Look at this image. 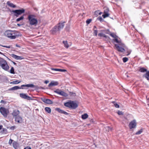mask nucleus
Listing matches in <instances>:
<instances>
[{
    "mask_svg": "<svg viewBox=\"0 0 149 149\" xmlns=\"http://www.w3.org/2000/svg\"><path fill=\"white\" fill-rule=\"evenodd\" d=\"M24 18V15L21 16L19 18L17 19L16 21L17 22H19L21 20H22Z\"/></svg>",
    "mask_w": 149,
    "mask_h": 149,
    "instance_id": "72a5a7b5",
    "label": "nucleus"
},
{
    "mask_svg": "<svg viewBox=\"0 0 149 149\" xmlns=\"http://www.w3.org/2000/svg\"><path fill=\"white\" fill-rule=\"evenodd\" d=\"M2 47H6L8 48H10V46H2Z\"/></svg>",
    "mask_w": 149,
    "mask_h": 149,
    "instance_id": "603ef678",
    "label": "nucleus"
},
{
    "mask_svg": "<svg viewBox=\"0 0 149 149\" xmlns=\"http://www.w3.org/2000/svg\"><path fill=\"white\" fill-rule=\"evenodd\" d=\"M102 12H100L99 13V14L100 15H101L102 14Z\"/></svg>",
    "mask_w": 149,
    "mask_h": 149,
    "instance_id": "0e129e2a",
    "label": "nucleus"
},
{
    "mask_svg": "<svg viewBox=\"0 0 149 149\" xmlns=\"http://www.w3.org/2000/svg\"><path fill=\"white\" fill-rule=\"evenodd\" d=\"M104 14H103L102 15V16L104 18H106V17H108V16L109 15V13H104Z\"/></svg>",
    "mask_w": 149,
    "mask_h": 149,
    "instance_id": "e433bc0d",
    "label": "nucleus"
},
{
    "mask_svg": "<svg viewBox=\"0 0 149 149\" xmlns=\"http://www.w3.org/2000/svg\"><path fill=\"white\" fill-rule=\"evenodd\" d=\"M131 52V51L129 50L127 51L128 54H127V55H130Z\"/></svg>",
    "mask_w": 149,
    "mask_h": 149,
    "instance_id": "864d4df0",
    "label": "nucleus"
},
{
    "mask_svg": "<svg viewBox=\"0 0 149 149\" xmlns=\"http://www.w3.org/2000/svg\"><path fill=\"white\" fill-rule=\"evenodd\" d=\"M4 102V101L3 100H1V103H3Z\"/></svg>",
    "mask_w": 149,
    "mask_h": 149,
    "instance_id": "bf43d9fd",
    "label": "nucleus"
},
{
    "mask_svg": "<svg viewBox=\"0 0 149 149\" xmlns=\"http://www.w3.org/2000/svg\"><path fill=\"white\" fill-rule=\"evenodd\" d=\"M15 128V127L14 126L11 127H10V129L12 130H14Z\"/></svg>",
    "mask_w": 149,
    "mask_h": 149,
    "instance_id": "8fccbe9b",
    "label": "nucleus"
},
{
    "mask_svg": "<svg viewBox=\"0 0 149 149\" xmlns=\"http://www.w3.org/2000/svg\"><path fill=\"white\" fill-rule=\"evenodd\" d=\"M24 149H31V148L29 147H27L25 148Z\"/></svg>",
    "mask_w": 149,
    "mask_h": 149,
    "instance_id": "6e6d98bb",
    "label": "nucleus"
},
{
    "mask_svg": "<svg viewBox=\"0 0 149 149\" xmlns=\"http://www.w3.org/2000/svg\"><path fill=\"white\" fill-rule=\"evenodd\" d=\"M21 82V81H19L18 80H17L10 82V84H19Z\"/></svg>",
    "mask_w": 149,
    "mask_h": 149,
    "instance_id": "b1692460",
    "label": "nucleus"
},
{
    "mask_svg": "<svg viewBox=\"0 0 149 149\" xmlns=\"http://www.w3.org/2000/svg\"><path fill=\"white\" fill-rule=\"evenodd\" d=\"M142 132V129L136 132V134H141Z\"/></svg>",
    "mask_w": 149,
    "mask_h": 149,
    "instance_id": "37998d69",
    "label": "nucleus"
},
{
    "mask_svg": "<svg viewBox=\"0 0 149 149\" xmlns=\"http://www.w3.org/2000/svg\"><path fill=\"white\" fill-rule=\"evenodd\" d=\"M13 147L15 149H16L18 146V144L17 142L15 141H14L13 143Z\"/></svg>",
    "mask_w": 149,
    "mask_h": 149,
    "instance_id": "393cba45",
    "label": "nucleus"
},
{
    "mask_svg": "<svg viewBox=\"0 0 149 149\" xmlns=\"http://www.w3.org/2000/svg\"><path fill=\"white\" fill-rule=\"evenodd\" d=\"M52 102L51 100L49 99H47L46 100V102H45L46 103L49 104H52Z\"/></svg>",
    "mask_w": 149,
    "mask_h": 149,
    "instance_id": "2f4dec72",
    "label": "nucleus"
},
{
    "mask_svg": "<svg viewBox=\"0 0 149 149\" xmlns=\"http://www.w3.org/2000/svg\"><path fill=\"white\" fill-rule=\"evenodd\" d=\"M92 20L91 19H89L87 20L86 23L87 24H89L91 21Z\"/></svg>",
    "mask_w": 149,
    "mask_h": 149,
    "instance_id": "a18cd8bd",
    "label": "nucleus"
},
{
    "mask_svg": "<svg viewBox=\"0 0 149 149\" xmlns=\"http://www.w3.org/2000/svg\"><path fill=\"white\" fill-rule=\"evenodd\" d=\"M29 22L31 25H35L37 22V19L35 18V16L33 15H29L28 17Z\"/></svg>",
    "mask_w": 149,
    "mask_h": 149,
    "instance_id": "7ed1b4c3",
    "label": "nucleus"
},
{
    "mask_svg": "<svg viewBox=\"0 0 149 149\" xmlns=\"http://www.w3.org/2000/svg\"><path fill=\"white\" fill-rule=\"evenodd\" d=\"M49 82V81H47V80H46L45 81V83L46 84H47V83H48Z\"/></svg>",
    "mask_w": 149,
    "mask_h": 149,
    "instance_id": "13d9d810",
    "label": "nucleus"
},
{
    "mask_svg": "<svg viewBox=\"0 0 149 149\" xmlns=\"http://www.w3.org/2000/svg\"><path fill=\"white\" fill-rule=\"evenodd\" d=\"M97 30H94V33L95 34V36H96L97 35Z\"/></svg>",
    "mask_w": 149,
    "mask_h": 149,
    "instance_id": "de8ad7c7",
    "label": "nucleus"
},
{
    "mask_svg": "<svg viewBox=\"0 0 149 149\" xmlns=\"http://www.w3.org/2000/svg\"><path fill=\"white\" fill-rule=\"evenodd\" d=\"M6 62V61L3 58L0 57V66H1L3 64Z\"/></svg>",
    "mask_w": 149,
    "mask_h": 149,
    "instance_id": "6ab92c4d",
    "label": "nucleus"
},
{
    "mask_svg": "<svg viewBox=\"0 0 149 149\" xmlns=\"http://www.w3.org/2000/svg\"><path fill=\"white\" fill-rule=\"evenodd\" d=\"M54 92L58 94L63 96L66 97L67 96V94L66 93L59 89H57L54 90Z\"/></svg>",
    "mask_w": 149,
    "mask_h": 149,
    "instance_id": "423d86ee",
    "label": "nucleus"
},
{
    "mask_svg": "<svg viewBox=\"0 0 149 149\" xmlns=\"http://www.w3.org/2000/svg\"><path fill=\"white\" fill-rule=\"evenodd\" d=\"M103 35V33H100L98 34V36H100V37H102Z\"/></svg>",
    "mask_w": 149,
    "mask_h": 149,
    "instance_id": "3c124183",
    "label": "nucleus"
},
{
    "mask_svg": "<svg viewBox=\"0 0 149 149\" xmlns=\"http://www.w3.org/2000/svg\"><path fill=\"white\" fill-rule=\"evenodd\" d=\"M13 140H12L11 139H10L9 141V143H8L10 145H11V144L13 142Z\"/></svg>",
    "mask_w": 149,
    "mask_h": 149,
    "instance_id": "09e8293b",
    "label": "nucleus"
},
{
    "mask_svg": "<svg viewBox=\"0 0 149 149\" xmlns=\"http://www.w3.org/2000/svg\"><path fill=\"white\" fill-rule=\"evenodd\" d=\"M60 30H59L58 27H57V26L56 25L54 26L52 29L51 30V33L53 34H54L57 32L59 31Z\"/></svg>",
    "mask_w": 149,
    "mask_h": 149,
    "instance_id": "1a4fd4ad",
    "label": "nucleus"
},
{
    "mask_svg": "<svg viewBox=\"0 0 149 149\" xmlns=\"http://www.w3.org/2000/svg\"><path fill=\"white\" fill-rule=\"evenodd\" d=\"M3 69L4 70H5L7 71L9 68V67L8 65L7 62L4 63L1 66Z\"/></svg>",
    "mask_w": 149,
    "mask_h": 149,
    "instance_id": "f8f14e48",
    "label": "nucleus"
},
{
    "mask_svg": "<svg viewBox=\"0 0 149 149\" xmlns=\"http://www.w3.org/2000/svg\"><path fill=\"white\" fill-rule=\"evenodd\" d=\"M55 110L59 113L63 114L65 115H68V113L63 110L59 108H55Z\"/></svg>",
    "mask_w": 149,
    "mask_h": 149,
    "instance_id": "9b49d317",
    "label": "nucleus"
},
{
    "mask_svg": "<svg viewBox=\"0 0 149 149\" xmlns=\"http://www.w3.org/2000/svg\"><path fill=\"white\" fill-rule=\"evenodd\" d=\"M109 10L107 8L105 7L104 8V13H108Z\"/></svg>",
    "mask_w": 149,
    "mask_h": 149,
    "instance_id": "4c0bfd02",
    "label": "nucleus"
},
{
    "mask_svg": "<svg viewBox=\"0 0 149 149\" xmlns=\"http://www.w3.org/2000/svg\"><path fill=\"white\" fill-rule=\"evenodd\" d=\"M13 63H14V64H16V63H15V62H13Z\"/></svg>",
    "mask_w": 149,
    "mask_h": 149,
    "instance_id": "774afa93",
    "label": "nucleus"
},
{
    "mask_svg": "<svg viewBox=\"0 0 149 149\" xmlns=\"http://www.w3.org/2000/svg\"><path fill=\"white\" fill-rule=\"evenodd\" d=\"M64 105L65 107L74 109L76 108L78 106V104L75 101L71 100L65 103Z\"/></svg>",
    "mask_w": 149,
    "mask_h": 149,
    "instance_id": "f03ea898",
    "label": "nucleus"
},
{
    "mask_svg": "<svg viewBox=\"0 0 149 149\" xmlns=\"http://www.w3.org/2000/svg\"><path fill=\"white\" fill-rule=\"evenodd\" d=\"M47 99H46L45 98H43L42 99V101L44 102L45 103V102H46V100Z\"/></svg>",
    "mask_w": 149,
    "mask_h": 149,
    "instance_id": "5fc2aeb1",
    "label": "nucleus"
},
{
    "mask_svg": "<svg viewBox=\"0 0 149 149\" xmlns=\"http://www.w3.org/2000/svg\"><path fill=\"white\" fill-rule=\"evenodd\" d=\"M7 3L8 5L10 7H11L13 8H15L16 7V6L15 5L13 4L12 3H11L9 1L7 2Z\"/></svg>",
    "mask_w": 149,
    "mask_h": 149,
    "instance_id": "412c9836",
    "label": "nucleus"
},
{
    "mask_svg": "<svg viewBox=\"0 0 149 149\" xmlns=\"http://www.w3.org/2000/svg\"><path fill=\"white\" fill-rule=\"evenodd\" d=\"M38 42L39 43L42 42L43 41L44 39H42V38L38 36Z\"/></svg>",
    "mask_w": 149,
    "mask_h": 149,
    "instance_id": "473e14b6",
    "label": "nucleus"
},
{
    "mask_svg": "<svg viewBox=\"0 0 149 149\" xmlns=\"http://www.w3.org/2000/svg\"><path fill=\"white\" fill-rule=\"evenodd\" d=\"M24 9L21 10H13L12 12L14 13V15L17 17H18L19 15L23 13L24 12Z\"/></svg>",
    "mask_w": 149,
    "mask_h": 149,
    "instance_id": "39448f33",
    "label": "nucleus"
},
{
    "mask_svg": "<svg viewBox=\"0 0 149 149\" xmlns=\"http://www.w3.org/2000/svg\"><path fill=\"white\" fill-rule=\"evenodd\" d=\"M19 96L25 99H26L28 100H32V98L28 96L26 94L23 93H20L19 94Z\"/></svg>",
    "mask_w": 149,
    "mask_h": 149,
    "instance_id": "6e6552de",
    "label": "nucleus"
},
{
    "mask_svg": "<svg viewBox=\"0 0 149 149\" xmlns=\"http://www.w3.org/2000/svg\"><path fill=\"white\" fill-rule=\"evenodd\" d=\"M107 127L108 128L109 130V129L111 130V128L109 127Z\"/></svg>",
    "mask_w": 149,
    "mask_h": 149,
    "instance_id": "69168bd1",
    "label": "nucleus"
},
{
    "mask_svg": "<svg viewBox=\"0 0 149 149\" xmlns=\"http://www.w3.org/2000/svg\"><path fill=\"white\" fill-rule=\"evenodd\" d=\"M139 71L142 72H147V70L145 68H141Z\"/></svg>",
    "mask_w": 149,
    "mask_h": 149,
    "instance_id": "c85d7f7f",
    "label": "nucleus"
},
{
    "mask_svg": "<svg viewBox=\"0 0 149 149\" xmlns=\"http://www.w3.org/2000/svg\"><path fill=\"white\" fill-rule=\"evenodd\" d=\"M63 42L64 44V46L66 48H67L69 47V45L67 43V41H63Z\"/></svg>",
    "mask_w": 149,
    "mask_h": 149,
    "instance_id": "c756f323",
    "label": "nucleus"
},
{
    "mask_svg": "<svg viewBox=\"0 0 149 149\" xmlns=\"http://www.w3.org/2000/svg\"><path fill=\"white\" fill-rule=\"evenodd\" d=\"M112 103L113 104V105L116 108H119V105L116 103L115 101H113Z\"/></svg>",
    "mask_w": 149,
    "mask_h": 149,
    "instance_id": "7c9ffc66",
    "label": "nucleus"
},
{
    "mask_svg": "<svg viewBox=\"0 0 149 149\" xmlns=\"http://www.w3.org/2000/svg\"><path fill=\"white\" fill-rule=\"evenodd\" d=\"M136 121L134 120L131 121L129 123V127L130 129L135 128L136 126Z\"/></svg>",
    "mask_w": 149,
    "mask_h": 149,
    "instance_id": "0eeeda50",
    "label": "nucleus"
},
{
    "mask_svg": "<svg viewBox=\"0 0 149 149\" xmlns=\"http://www.w3.org/2000/svg\"><path fill=\"white\" fill-rule=\"evenodd\" d=\"M5 34L8 37L13 39L19 36L18 32L16 31L7 30L5 31Z\"/></svg>",
    "mask_w": 149,
    "mask_h": 149,
    "instance_id": "f257e3e1",
    "label": "nucleus"
},
{
    "mask_svg": "<svg viewBox=\"0 0 149 149\" xmlns=\"http://www.w3.org/2000/svg\"><path fill=\"white\" fill-rule=\"evenodd\" d=\"M21 88H20V87H19L18 86H15L14 87H13L10 88L9 89V90H17L18 89H20Z\"/></svg>",
    "mask_w": 149,
    "mask_h": 149,
    "instance_id": "aec40b11",
    "label": "nucleus"
},
{
    "mask_svg": "<svg viewBox=\"0 0 149 149\" xmlns=\"http://www.w3.org/2000/svg\"><path fill=\"white\" fill-rule=\"evenodd\" d=\"M117 113L119 115H123V113L122 111H118Z\"/></svg>",
    "mask_w": 149,
    "mask_h": 149,
    "instance_id": "49530a36",
    "label": "nucleus"
},
{
    "mask_svg": "<svg viewBox=\"0 0 149 149\" xmlns=\"http://www.w3.org/2000/svg\"><path fill=\"white\" fill-rule=\"evenodd\" d=\"M45 110L48 113H50L51 112V109L48 107H46L45 108Z\"/></svg>",
    "mask_w": 149,
    "mask_h": 149,
    "instance_id": "cd10ccee",
    "label": "nucleus"
},
{
    "mask_svg": "<svg viewBox=\"0 0 149 149\" xmlns=\"http://www.w3.org/2000/svg\"><path fill=\"white\" fill-rule=\"evenodd\" d=\"M102 37H105V38H107V36L104 34H103V35L102 36Z\"/></svg>",
    "mask_w": 149,
    "mask_h": 149,
    "instance_id": "4d7b16f0",
    "label": "nucleus"
},
{
    "mask_svg": "<svg viewBox=\"0 0 149 149\" xmlns=\"http://www.w3.org/2000/svg\"><path fill=\"white\" fill-rule=\"evenodd\" d=\"M17 25H18V26H20L21 25H20V24H17Z\"/></svg>",
    "mask_w": 149,
    "mask_h": 149,
    "instance_id": "338daca9",
    "label": "nucleus"
},
{
    "mask_svg": "<svg viewBox=\"0 0 149 149\" xmlns=\"http://www.w3.org/2000/svg\"><path fill=\"white\" fill-rule=\"evenodd\" d=\"M6 62V61L3 58L0 57V66H1L3 64Z\"/></svg>",
    "mask_w": 149,
    "mask_h": 149,
    "instance_id": "a211bd4d",
    "label": "nucleus"
},
{
    "mask_svg": "<svg viewBox=\"0 0 149 149\" xmlns=\"http://www.w3.org/2000/svg\"><path fill=\"white\" fill-rule=\"evenodd\" d=\"M16 46L17 47H20V46L17 44H16Z\"/></svg>",
    "mask_w": 149,
    "mask_h": 149,
    "instance_id": "052dcab7",
    "label": "nucleus"
},
{
    "mask_svg": "<svg viewBox=\"0 0 149 149\" xmlns=\"http://www.w3.org/2000/svg\"><path fill=\"white\" fill-rule=\"evenodd\" d=\"M10 72L12 74H15L14 70L13 67H12L10 70Z\"/></svg>",
    "mask_w": 149,
    "mask_h": 149,
    "instance_id": "c9c22d12",
    "label": "nucleus"
},
{
    "mask_svg": "<svg viewBox=\"0 0 149 149\" xmlns=\"http://www.w3.org/2000/svg\"><path fill=\"white\" fill-rule=\"evenodd\" d=\"M97 20L100 21V22H102L103 20L101 17H99L97 18Z\"/></svg>",
    "mask_w": 149,
    "mask_h": 149,
    "instance_id": "a19ab883",
    "label": "nucleus"
},
{
    "mask_svg": "<svg viewBox=\"0 0 149 149\" xmlns=\"http://www.w3.org/2000/svg\"><path fill=\"white\" fill-rule=\"evenodd\" d=\"M26 87H27V88H33L35 87V86L32 84H26Z\"/></svg>",
    "mask_w": 149,
    "mask_h": 149,
    "instance_id": "a878e982",
    "label": "nucleus"
},
{
    "mask_svg": "<svg viewBox=\"0 0 149 149\" xmlns=\"http://www.w3.org/2000/svg\"><path fill=\"white\" fill-rule=\"evenodd\" d=\"M3 126L2 125H0V130H1L2 127Z\"/></svg>",
    "mask_w": 149,
    "mask_h": 149,
    "instance_id": "e2e57ef3",
    "label": "nucleus"
},
{
    "mask_svg": "<svg viewBox=\"0 0 149 149\" xmlns=\"http://www.w3.org/2000/svg\"><path fill=\"white\" fill-rule=\"evenodd\" d=\"M24 59V58L22 56H17V60H22V59Z\"/></svg>",
    "mask_w": 149,
    "mask_h": 149,
    "instance_id": "c03bdc74",
    "label": "nucleus"
},
{
    "mask_svg": "<svg viewBox=\"0 0 149 149\" xmlns=\"http://www.w3.org/2000/svg\"><path fill=\"white\" fill-rule=\"evenodd\" d=\"M93 29H94V30H95V29H97L96 27L95 26H94Z\"/></svg>",
    "mask_w": 149,
    "mask_h": 149,
    "instance_id": "680f3d73",
    "label": "nucleus"
},
{
    "mask_svg": "<svg viewBox=\"0 0 149 149\" xmlns=\"http://www.w3.org/2000/svg\"><path fill=\"white\" fill-rule=\"evenodd\" d=\"M19 111H14L13 113L12 114L13 116L16 117L19 114Z\"/></svg>",
    "mask_w": 149,
    "mask_h": 149,
    "instance_id": "4be33fe9",
    "label": "nucleus"
},
{
    "mask_svg": "<svg viewBox=\"0 0 149 149\" xmlns=\"http://www.w3.org/2000/svg\"><path fill=\"white\" fill-rule=\"evenodd\" d=\"M123 62L125 63L128 60V58L127 57H124L123 58Z\"/></svg>",
    "mask_w": 149,
    "mask_h": 149,
    "instance_id": "ea45409f",
    "label": "nucleus"
},
{
    "mask_svg": "<svg viewBox=\"0 0 149 149\" xmlns=\"http://www.w3.org/2000/svg\"><path fill=\"white\" fill-rule=\"evenodd\" d=\"M113 40L114 42L117 43L118 44H117L118 45H120L123 43L121 42V40L120 39H118L117 38V37L115 38H114L113 39Z\"/></svg>",
    "mask_w": 149,
    "mask_h": 149,
    "instance_id": "2eb2a0df",
    "label": "nucleus"
},
{
    "mask_svg": "<svg viewBox=\"0 0 149 149\" xmlns=\"http://www.w3.org/2000/svg\"><path fill=\"white\" fill-rule=\"evenodd\" d=\"M147 80L149 81V71H148L143 76Z\"/></svg>",
    "mask_w": 149,
    "mask_h": 149,
    "instance_id": "5701e85b",
    "label": "nucleus"
},
{
    "mask_svg": "<svg viewBox=\"0 0 149 149\" xmlns=\"http://www.w3.org/2000/svg\"><path fill=\"white\" fill-rule=\"evenodd\" d=\"M15 121L18 123H21L22 121V118L19 116L15 117Z\"/></svg>",
    "mask_w": 149,
    "mask_h": 149,
    "instance_id": "ddd939ff",
    "label": "nucleus"
},
{
    "mask_svg": "<svg viewBox=\"0 0 149 149\" xmlns=\"http://www.w3.org/2000/svg\"><path fill=\"white\" fill-rule=\"evenodd\" d=\"M58 83L57 81H52L49 84L48 86L49 87H51L53 86H55L58 85Z\"/></svg>",
    "mask_w": 149,
    "mask_h": 149,
    "instance_id": "dca6fc26",
    "label": "nucleus"
},
{
    "mask_svg": "<svg viewBox=\"0 0 149 149\" xmlns=\"http://www.w3.org/2000/svg\"><path fill=\"white\" fill-rule=\"evenodd\" d=\"M51 69L53 70H54V71H57L62 72H65L66 71V70L65 69H61L54 68H51Z\"/></svg>",
    "mask_w": 149,
    "mask_h": 149,
    "instance_id": "f3484780",
    "label": "nucleus"
},
{
    "mask_svg": "<svg viewBox=\"0 0 149 149\" xmlns=\"http://www.w3.org/2000/svg\"><path fill=\"white\" fill-rule=\"evenodd\" d=\"M116 49L118 52H123L125 51L124 48L125 45L123 43L120 45L115 44Z\"/></svg>",
    "mask_w": 149,
    "mask_h": 149,
    "instance_id": "20e7f679",
    "label": "nucleus"
},
{
    "mask_svg": "<svg viewBox=\"0 0 149 149\" xmlns=\"http://www.w3.org/2000/svg\"><path fill=\"white\" fill-rule=\"evenodd\" d=\"M64 23L65 22H63L62 23H59L57 25H56L57 26V27L60 30L63 29V28L64 25Z\"/></svg>",
    "mask_w": 149,
    "mask_h": 149,
    "instance_id": "4468645a",
    "label": "nucleus"
},
{
    "mask_svg": "<svg viewBox=\"0 0 149 149\" xmlns=\"http://www.w3.org/2000/svg\"><path fill=\"white\" fill-rule=\"evenodd\" d=\"M26 85H21L20 86V89H28L27 87H26Z\"/></svg>",
    "mask_w": 149,
    "mask_h": 149,
    "instance_id": "f704fd0d",
    "label": "nucleus"
},
{
    "mask_svg": "<svg viewBox=\"0 0 149 149\" xmlns=\"http://www.w3.org/2000/svg\"><path fill=\"white\" fill-rule=\"evenodd\" d=\"M0 112L4 116L6 117L7 116V111L5 108L3 107L0 108Z\"/></svg>",
    "mask_w": 149,
    "mask_h": 149,
    "instance_id": "9d476101",
    "label": "nucleus"
},
{
    "mask_svg": "<svg viewBox=\"0 0 149 149\" xmlns=\"http://www.w3.org/2000/svg\"><path fill=\"white\" fill-rule=\"evenodd\" d=\"M11 56L13 57V58H15V59L17 60V56L14 54H11Z\"/></svg>",
    "mask_w": 149,
    "mask_h": 149,
    "instance_id": "79ce46f5",
    "label": "nucleus"
},
{
    "mask_svg": "<svg viewBox=\"0 0 149 149\" xmlns=\"http://www.w3.org/2000/svg\"><path fill=\"white\" fill-rule=\"evenodd\" d=\"M88 116L87 113H85L82 115L81 118L83 119H85L88 117Z\"/></svg>",
    "mask_w": 149,
    "mask_h": 149,
    "instance_id": "bb28decb",
    "label": "nucleus"
},
{
    "mask_svg": "<svg viewBox=\"0 0 149 149\" xmlns=\"http://www.w3.org/2000/svg\"><path fill=\"white\" fill-rule=\"evenodd\" d=\"M110 35L113 38H115L117 37V36L113 33H111L110 34Z\"/></svg>",
    "mask_w": 149,
    "mask_h": 149,
    "instance_id": "58836bf2",
    "label": "nucleus"
}]
</instances>
